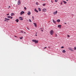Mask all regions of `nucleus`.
<instances>
[{"mask_svg": "<svg viewBox=\"0 0 76 76\" xmlns=\"http://www.w3.org/2000/svg\"><path fill=\"white\" fill-rule=\"evenodd\" d=\"M24 31H22V30H21V32L22 33H23V32Z\"/></svg>", "mask_w": 76, "mask_h": 76, "instance_id": "b1692460", "label": "nucleus"}, {"mask_svg": "<svg viewBox=\"0 0 76 76\" xmlns=\"http://www.w3.org/2000/svg\"><path fill=\"white\" fill-rule=\"evenodd\" d=\"M66 1H69V0H66Z\"/></svg>", "mask_w": 76, "mask_h": 76, "instance_id": "49530a36", "label": "nucleus"}, {"mask_svg": "<svg viewBox=\"0 0 76 76\" xmlns=\"http://www.w3.org/2000/svg\"><path fill=\"white\" fill-rule=\"evenodd\" d=\"M10 18H11V19H12L13 17H11V16H10Z\"/></svg>", "mask_w": 76, "mask_h": 76, "instance_id": "7c9ffc66", "label": "nucleus"}, {"mask_svg": "<svg viewBox=\"0 0 76 76\" xmlns=\"http://www.w3.org/2000/svg\"><path fill=\"white\" fill-rule=\"evenodd\" d=\"M24 9H25V10H26V7H24Z\"/></svg>", "mask_w": 76, "mask_h": 76, "instance_id": "c756f323", "label": "nucleus"}, {"mask_svg": "<svg viewBox=\"0 0 76 76\" xmlns=\"http://www.w3.org/2000/svg\"><path fill=\"white\" fill-rule=\"evenodd\" d=\"M36 5H38V3L37 2V3H36Z\"/></svg>", "mask_w": 76, "mask_h": 76, "instance_id": "bb28decb", "label": "nucleus"}, {"mask_svg": "<svg viewBox=\"0 0 76 76\" xmlns=\"http://www.w3.org/2000/svg\"><path fill=\"white\" fill-rule=\"evenodd\" d=\"M57 22H60V19H58L57 20Z\"/></svg>", "mask_w": 76, "mask_h": 76, "instance_id": "dca6fc26", "label": "nucleus"}, {"mask_svg": "<svg viewBox=\"0 0 76 76\" xmlns=\"http://www.w3.org/2000/svg\"><path fill=\"white\" fill-rule=\"evenodd\" d=\"M28 15H31V12H28V13H27Z\"/></svg>", "mask_w": 76, "mask_h": 76, "instance_id": "f8f14e48", "label": "nucleus"}, {"mask_svg": "<svg viewBox=\"0 0 76 76\" xmlns=\"http://www.w3.org/2000/svg\"><path fill=\"white\" fill-rule=\"evenodd\" d=\"M61 4H62V2L61 3Z\"/></svg>", "mask_w": 76, "mask_h": 76, "instance_id": "37998d69", "label": "nucleus"}, {"mask_svg": "<svg viewBox=\"0 0 76 76\" xmlns=\"http://www.w3.org/2000/svg\"><path fill=\"white\" fill-rule=\"evenodd\" d=\"M27 29H28V30H29V29L28 28V27H27Z\"/></svg>", "mask_w": 76, "mask_h": 76, "instance_id": "4c0bfd02", "label": "nucleus"}, {"mask_svg": "<svg viewBox=\"0 0 76 76\" xmlns=\"http://www.w3.org/2000/svg\"><path fill=\"white\" fill-rule=\"evenodd\" d=\"M32 42H34L35 43V44H37L38 42V40H36L35 39L34 40H32Z\"/></svg>", "mask_w": 76, "mask_h": 76, "instance_id": "f03ea898", "label": "nucleus"}, {"mask_svg": "<svg viewBox=\"0 0 76 76\" xmlns=\"http://www.w3.org/2000/svg\"><path fill=\"white\" fill-rule=\"evenodd\" d=\"M34 10L35 12H37V13H38V11L36 9H34Z\"/></svg>", "mask_w": 76, "mask_h": 76, "instance_id": "9b49d317", "label": "nucleus"}, {"mask_svg": "<svg viewBox=\"0 0 76 76\" xmlns=\"http://www.w3.org/2000/svg\"><path fill=\"white\" fill-rule=\"evenodd\" d=\"M50 34L51 35H53L54 34V31L53 30H51L50 31Z\"/></svg>", "mask_w": 76, "mask_h": 76, "instance_id": "f257e3e1", "label": "nucleus"}, {"mask_svg": "<svg viewBox=\"0 0 76 76\" xmlns=\"http://www.w3.org/2000/svg\"><path fill=\"white\" fill-rule=\"evenodd\" d=\"M18 5H20V0H18Z\"/></svg>", "mask_w": 76, "mask_h": 76, "instance_id": "20e7f679", "label": "nucleus"}, {"mask_svg": "<svg viewBox=\"0 0 76 76\" xmlns=\"http://www.w3.org/2000/svg\"><path fill=\"white\" fill-rule=\"evenodd\" d=\"M9 8H10V6H9Z\"/></svg>", "mask_w": 76, "mask_h": 76, "instance_id": "79ce46f5", "label": "nucleus"}, {"mask_svg": "<svg viewBox=\"0 0 76 76\" xmlns=\"http://www.w3.org/2000/svg\"><path fill=\"white\" fill-rule=\"evenodd\" d=\"M62 53H66V50H62Z\"/></svg>", "mask_w": 76, "mask_h": 76, "instance_id": "f3484780", "label": "nucleus"}, {"mask_svg": "<svg viewBox=\"0 0 76 76\" xmlns=\"http://www.w3.org/2000/svg\"><path fill=\"white\" fill-rule=\"evenodd\" d=\"M22 38H23V37H20V39H22Z\"/></svg>", "mask_w": 76, "mask_h": 76, "instance_id": "393cba45", "label": "nucleus"}, {"mask_svg": "<svg viewBox=\"0 0 76 76\" xmlns=\"http://www.w3.org/2000/svg\"><path fill=\"white\" fill-rule=\"evenodd\" d=\"M32 18L33 19H34V16H33Z\"/></svg>", "mask_w": 76, "mask_h": 76, "instance_id": "2f4dec72", "label": "nucleus"}, {"mask_svg": "<svg viewBox=\"0 0 76 76\" xmlns=\"http://www.w3.org/2000/svg\"><path fill=\"white\" fill-rule=\"evenodd\" d=\"M47 11V9L45 8H44L42 9V12H45Z\"/></svg>", "mask_w": 76, "mask_h": 76, "instance_id": "39448f33", "label": "nucleus"}, {"mask_svg": "<svg viewBox=\"0 0 76 76\" xmlns=\"http://www.w3.org/2000/svg\"><path fill=\"white\" fill-rule=\"evenodd\" d=\"M19 19L20 20H23V18H22V17H19Z\"/></svg>", "mask_w": 76, "mask_h": 76, "instance_id": "6e6552de", "label": "nucleus"}, {"mask_svg": "<svg viewBox=\"0 0 76 76\" xmlns=\"http://www.w3.org/2000/svg\"><path fill=\"white\" fill-rule=\"evenodd\" d=\"M15 21H16L17 22H19V19H17V20H15Z\"/></svg>", "mask_w": 76, "mask_h": 76, "instance_id": "6ab92c4d", "label": "nucleus"}, {"mask_svg": "<svg viewBox=\"0 0 76 76\" xmlns=\"http://www.w3.org/2000/svg\"><path fill=\"white\" fill-rule=\"evenodd\" d=\"M29 22H32V21H31V19H29Z\"/></svg>", "mask_w": 76, "mask_h": 76, "instance_id": "5701e85b", "label": "nucleus"}, {"mask_svg": "<svg viewBox=\"0 0 76 76\" xmlns=\"http://www.w3.org/2000/svg\"><path fill=\"white\" fill-rule=\"evenodd\" d=\"M67 36H68V37L69 38V37H70V36L69 35H67Z\"/></svg>", "mask_w": 76, "mask_h": 76, "instance_id": "473e14b6", "label": "nucleus"}, {"mask_svg": "<svg viewBox=\"0 0 76 76\" xmlns=\"http://www.w3.org/2000/svg\"><path fill=\"white\" fill-rule=\"evenodd\" d=\"M41 29H42V28H41Z\"/></svg>", "mask_w": 76, "mask_h": 76, "instance_id": "603ef678", "label": "nucleus"}, {"mask_svg": "<svg viewBox=\"0 0 76 76\" xmlns=\"http://www.w3.org/2000/svg\"><path fill=\"white\" fill-rule=\"evenodd\" d=\"M8 18H10V16H7Z\"/></svg>", "mask_w": 76, "mask_h": 76, "instance_id": "4be33fe9", "label": "nucleus"}, {"mask_svg": "<svg viewBox=\"0 0 76 76\" xmlns=\"http://www.w3.org/2000/svg\"><path fill=\"white\" fill-rule=\"evenodd\" d=\"M48 48H51V47H50V46H49L48 47Z\"/></svg>", "mask_w": 76, "mask_h": 76, "instance_id": "e433bc0d", "label": "nucleus"}, {"mask_svg": "<svg viewBox=\"0 0 76 76\" xmlns=\"http://www.w3.org/2000/svg\"><path fill=\"white\" fill-rule=\"evenodd\" d=\"M38 10L39 12H40V11H41V9L40 8H38Z\"/></svg>", "mask_w": 76, "mask_h": 76, "instance_id": "aec40b11", "label": "nucleus"}, {"mask_svg": "<svg viewBox=\"0 0 76 76\" xmlns=\"http://www.w3.org/2000/svg\"><path fill=\"white\" fill-rule=\"evenodd\" d=\"M7 22H8V21L6 20Z\"/></svg>", "mask_w": 76, "mask_h": 76, "instance_id": "8fccbe9b", "label": "nucleus"}, {"mask_svg": "<svg viewBox=\"0 0 76 76\" xmlns=\"http://www.w3.org/2000/svg\"><path fill=\"white\" fill-rule=\"evenodd\" d=\"M35 35V36H37V34Z\"/></svg>", "mask_w": 76, "mask_h": 76, "instance_id": "a18cd8bd", "label": "nucleus"}, {"mask_svg": "<svg viewBox=\"0 0 76 76\" xmlns=\"http://www.w3.org/2000/svg\"><path fill=\"white\" fill-rule=\"evenodd\" d=\"M42 32L43 31V30H42Z\"/></svg>", "mask_w": 76, "mask_h": 76, "instance_id": "09e8293b", "label": "nucleus"}, {"mask_svg": "<svg viewBox=\"0 0 76 76\" xmlns=\"http://www.w3.org/2000/svg\"><path fill=\"white\" fill-rule=\"evenodd\" d=\"M57 13V11H56V12H53V15H56Z\"/></svg>", "mask_w": 76, "mask_h": 76, "instance_id": "0eeeda50", "label": "nucleus"}, {"mask_svg": "<svg viewBox=\"0 0 76 76\" xmlns=\"http://www.w3.org/2000/svg\"><path fill=\"white\" fill-rule=\"evenodd\" d=\"M46 48H47V47H45L44 48V49H46Z\"/></svg>", "mask_w": 76, "mask_h": 76, "instance_id": "c9c22d12", "label": "nucleus"}, {"mask_svg": "<svg viewBox=\"0 0 76 76\" xmlns=\"http://www.w3.org/2000/svg\"><path fill=\"white\" fill-rule=\"evenodd\" d=\"M63 2L64 3V4H67V2L64 1H63Z\"/></svg>", "mask_w": 76, "mask_h": 76, "instance_id": "2eb2a0df", "label": "nucleus"}, {"mask_svg": "<svg viewBox=\"0 0 76 76\" xmlns=\"http://www.w3.org/2000/svg\"><path fill=\"white\" fill-rule=\"evenodd\" d=\"M64 48V47L63 46H62V47H61V48Z\"/></svg>", "mask_w": 76, "mask_h": 76, "instance_id": "f704fd0d", "label": "nucleus"}, {"mask_svg": "<svg viewBox=\"0 0 76 76\" xmlns=\"http://www.w3.org/2000/svg\"><path fill=\"white\" fill-rule=\"evenodd\" d=\"M61 26L60 25H59L58 26V27L59 28H61Z\"/></svg>", "mask_w": 76, "mask_h": 76, "instance_id": "9d476101", "label": "nucleus"}, {"mask_svg": "<svg viewBox=\"0 0 76 76\" xmlns=\"http://www.w3.org/2000/svg\"><path fill=\"white\" fill-rule=\"evenodd\" d=\"M5 20H10V19H8V18H5Z\"/></svg>", "mask_w": 76, "mask_h": 76, "instance_id": "a211bd4d", "label": "nucleus"}, {"mask_svg": "<svg viewBox=\"0 0 76 76\" xmlns=\"http://www.w3.org/2000/svg\"><path fill=\"white\" fill-rule=\"evenodd\" d=\"M55 37H57V34H55Z\"/></svg>", "mask_w": 76, "mask_h": 76, "instance_id": "cd10ccee", "label": "nucleus"}, {"mask_svg": "<svg viewBox=\"0 0 76 76\" xmlns=\"http://www.w3.org/2000/svg\"><path fill=\"white\" fill-rule=\"evenodd\" d=\"M9 15V14H7V16H8Z\"/></svg>", "mask_w": 76, "mask_h": 76, "instance_id": "ea45409f", "label": "nucleus"}, {"mask_svg": "<svg viewBox=\"0 0 76 76\" xmlns=\"http://www.w3.org/2000/svg\"><path fill=\"white\" fill-rule=\"evenodd\" d=\"M65 24H66V23H65Z\"/></svg>", "mask_w": 76, "mask_h": 76, "instance_id": "de8ad7c7", "label": "nucleus"}, {"mask_svg": "<svg viewBox=\"0 0 76 76\" xmlns=\"http://www.w3.org/2000/svg\"><path fill=\"white\" fill-rule=\"evenodd\" d=\"M8 9H9V8H8Z\"/></svg>", "mask_w": 76, "mask_h": 76, "instance_id": "864d4df0", "label": "nucleus"}, {"mask_svg": "<svg viewBox=\"0 0 76 76\" xmlns=\"http://www.w3.org/2000/svg\"><path fill=\"white\" fill-rule=\"evenodd\" d=\"M24 33L25 34H26V32H24Z\"/></svg>", "mask_w": 76, "mask_h": 76, "instance_id": "c03bdc74", "label": "nucleus"}, {"mask_svg": "<svg viewBox=\"0 0 76 76\" xmlns=\"http://www.w3.org/2000/svg\"><path fill=\"white\" fill-rule=\"evenodd\" d=\"M4 21H5V22H6V20H4Z\"/></svg>", "mask_w": 76, "mask_h": 76, "instance_id": "a19ab883", "label": "nucleus"}, {"mask_svg": "<svg viewBox=\"0 0 76 76\" xmlns=\"http://www.w3.org/2000/svg\"><path fill=\"white\" fill-rule=\"evenodd\" d=\"M53 22L54 23H56V21H55V20H54L53 19Z\"/></svg>", "mask_w": 76, "mask_h": 76, "instance_id": "ddd939ff", "label": "nucleus"}, {"mask_svg": "<svg viewBox=\"0 0 76 76\" xmlns=\"http://www.w3.org/2000/svg\"><path fill=\"white\" fill-rule=\"evenodd\" d=\"M45 4H42V5L43 6H45Z\"/></svg>", "mask_w": 76, "mask_h": 76, "instance_id": "412c9836", "label": "nucleus"}, {"mask_svg": "<svg viewBox=\"0 0 76 76\" xmlns=\"http://www.w3.org/2000/svg\"><path fill=\"white\" fill-rule=\"evenodd\" d=\"M51 1V2L52 3H53V1Z\"/></svg>", "mask_w": 76, "mask_h": 76, "instance_id": "72a5a7b5", "label": "nucleus"}, {"mask_svg": "<svg viewBox=\"0 0 76 76\" xmlns=\"http://www.w3.org/2000/svg\"><path fill=\"white\" fill-rule=\"evenodd\" d=\"M14 37H16V38H18V37L16 36H14Z\"/></svg>", "mask_w": 76, "mask_h": 76, "instance_id": "58836bf2", "label": "nucleus"}, {"mask_svg": "<svg viewBox=\"0 0 76 76\" xmlns=\"http://www.w3.org/2000/svg\"><path fill=\"white\" fill-rule=\"evenodd\" d=\"M74 50H76V47H74Z\"/></svg>", "mask_w": 76, "mask_h": 76, "instance_id": "c85d7f7f", "label": "nucleus"}, {"mask_svg": "<svg viewBox=\"0 0 76 76\" xmlns=\"http://www.w3.org/2000/svg\"><path fill=\"white\" fill-rule=\"evenodd\" d=\"M24 13H25V12H24V11H21L20 12V15H22Z\"/></svg>", "mask_w": 76, "mask_h": 76, "instance_id": "7ed1b4c3", "label": "nucleus"}, {"mask_svg": "<svg viewBox=\"0 0 76 76\" xmlns=\"http://www.w3.org/2000/svg\"><path fill=\"white\" fill-rule=\"evenodd\" d=\"M44 0V1H45V0Z\"/></svg>", "mask_w": 76, "mask_h": 76, "instance_id": "3c124183", "label": "nucleus"}, {"mask_svg": "<svg viewBox=\"0 0 76 76\" xmlns=\"http://www.w3.org/2000/svg\"><path fill=\"white\" fill-rule=\"evenodd\" d=\"M69 50H70V51H73V49H72V48H68Z\"/></svg>", "mask_w": 76, "mask_h": 76, "instance_id": "423d86ee", "label": "nucleus"}, {"mask_svg": "<svg viewBox=\"0 0 76 76\" xmlns=\"http://www.w3.org/2000/svg\"><path fill=\"white\" fill-rule=\"evenodd\" d=\"M14 15H15V14L14 13H11V16H14Z\"/></svg>", "mask_w": 76, "mask_h": 76, "instance_id": "4468645a", "label": "nucleus"}, {"mask_svg": "<svg viewBox=\"0 0 76 76\" xmlns=\"http://www.w3.org/2000/svg\"><path fill=\"white\" fill-rule=\"evenodd\" d=\"M34 25L35 27H37V23H34Z\"/></svg>", "mask_w": 76, "mask_h": 76, "instance_id": "1a4fd4ad", "label": "nucleus"}, {"mask_svg": "<svg viewBox=\"0 0 76 76\" xmlns=\"http://www.w3.org/2000/svg\"><path fill=\"white\" fill-rule=\"evenodd\" d=\"M55 2H57L58 0H55Z\"/></svg>", "mask_w": 76, "mask_h": 76, "instance_id": "a878e982", "label": "nucleus"}]
</instances>
